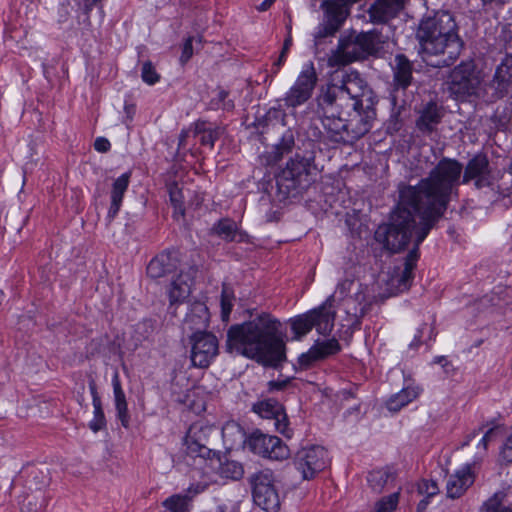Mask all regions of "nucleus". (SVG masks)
<instances>
[{"instance_id": "f257e3e1", "label": "nucleus", "mask_w": 512, "mask_h": 512, "mask_svg": "<svg viewBox=\"0 0 512 512\" xmlns=\"http://www.w3.org/2000/svg\"><path fill=\"white\" fill-rule=\"evenodd\" d=\"M463 166L454 159L443 158L416 186L399 188V201L388 224L375 232L377 241L391 252L404 249L410 242L415 248L408 254L399 279V288L407 289L418 259V246L434 223L443 215L460 184Z\"/></svg>"}, {"instance_id": "f03ea898", "label": "nucleus", "mask_w": 512, "mask_h": 512, "mask_svg": "<svg viewBox=\"0 0 512 512\" xmlns=\"http://www.w3.org/2000/svg\"><path fill=\"white\" fill-rule=\"evenodd\" d=\"M370 100L371 90L357 71H342L332 76L319 99L322 124L336 142H353L371 128L372 109L363 110V99Z\"/></svg>"}, {"instance_id": "7ed1b4c3", "label": "nucleus", "mask_w": 512, "mask_h": 512, "mask_svg": "<svg viewBox=\"0 0 512 512\" xmlns=\"http://www.w3.org/2000/svg\"><path fill=\"white\" fill-rule=\"evenodd\" d=\"M280 326L273 315L261 312L251 320L228 329L226 348L265 366H276L285 359Z\"/></svg>"}, {"instance_id": "20e7f679", "label": "nucleus", "mask_w": 512, "mask_h": 512, "mask_svg": "<svg viewBox=\"0 0 512 512\" xmlns=\"http://www.w3.org/2000/svg\"><path fill=\"white\" fill-rule=\"evenodd\" d=\"M371 302L372 296L367 285L352 278H345L337 283L332 295L318 307L309 310V313L316 331L321 335H328L334 328L335 303L345 313L343 325L354 327L360 324Z\"/></svg>"}, {"instance_id": "39448f33", "label": "nucleus", "mask_w": 512, "mask_h": 512, "mask_svg": "<svg viewBox=\"0 0 512 512\" xmlns=\"http://www.w3.org/2000/svg\"><path fill=\"white\" fill-rule=\"evenodd\" d=\"M417 38L424 60L435 67L449 66L459 56L462 43L452 15L442 11L423 20Z\"/></svg>"}, {"instance_id": "423d86ee", "label": "nucleus", "mask_w": 512, "mask_h": 512, "mask_svg": "<svg viewBox=\"0 0 512 512\" xmlns=\"http://www.w3.org/2000/svg\"><path fill=\"white\" fill-rule=\"evenodd\" d=\"M482 79L480 72L475 69L472 62L461 63L456 66L447 82L448 90L456 99H464L476 95L480 89Z\"/></svg>"}, {"instance_id": "0eeeda50", "label": "nucleus", "mask_w": 512, "mask_h": 512, "mask_svg": "<svg viewBox=\"0 0 512 512\" xmlns=\"http://www.w3.org/2000/svg\"><path fill=\"white\" fill-rule=\"evenodd\" d=\"M254 503L266 512H278L280 497L274 486V478L269 470L256 473L252 479Z\"/></svg>"}, {"instance_id": "6e6552de", "label": "nucleus", "mask_w": 512, "mask_h": 512, "mask_svg": "<svg viewBox=\"0 0 512 512\" xmlns=\"http://www.w3.org/2000/svg\"><path fill=\"white\" fill-rule=\"evenodd\" d=\"M316 82L317 75L313 63H305L294 84L285 94V105L296 108L306 103L313 94Z\"/></svg>"}, {"instance_id": "1a4fd4ad", "label": "nucleus", "mask_w": 512, "mask_h": 512, "mask_svg": "<svg viewBox=\"0 0 512 512\" xmlns=\"http://www.w3.org/2000/svg\"><path fill=\"white\" fill-rule=\"evenodd\" d=\"M328 463V452L320 445L303 447L295 456V467L305 480L314 478L327 467Z\"/></svg>"}, {"instance_id": "9d476101", "label": "nucleus", "mask_w": 512, "mask_h": 512, "mask_svg": "<svg viewBox=\"0 0 512 512\" xmlns=\"http://www.w3.org/2000/svg\"><path fill=\"white\" fill-rule=\"evenodd\" d=\"M247 447L255 454L271 460H284L290 455V450L276 436L253 432L246 440Z\"/></svg>"}, {"instance_id": "9b49d317", "label": "nucleus", "mask_w": 512, "mask_h": 512, "mask_svg": "<svg viewBox=\"0 0 512 512\" xmlns=\"http://www.w3.org/2000/svg\"><path fill=\"white\" fill-rule=\"evenodd\" d=\"M190 343V358L195 367H208L218 354V340L212 333L196 331L191 335Z\"/></svg>"}, {"instance_id": "f8f14e48", "label": "nucleus", "mask_w": 512, "mask_h": 512, "mask_svg": "<svg viewBox=\"0 0 512 512\" xmlns=\"http://www.w3.org/2000/svg\"><path fill=\"white\" fill-rule=\"evenodd\" d=\"M253 411L262 418L273 419L275 429L279 433L290 437L287 417L283 411L282 405L277 400H260L253 405Z\"/></svg>"}, {"instance_id": "ddd939ff", "label": "nucleus", "mask_w": 512, "mask_h": 512, "mask_svg": "<svg viewBox=\"0 0 512 512\" xmlns=\"http://www.w3.org/2000/svg\"><path fill=\"white\" fill-rule=\"evenodd\" d=\"M475 475L470 464H465L452 473L446 483V493L449 498L455 499L462 496L474 483Z\"/></svg>"}, {"instance_id": "4468645a", "label": "nucleus", "mask_w": 512, "mask_h": 512, "mask_svg": "<svg viewBox=\"0 0 512 512\" xmlns=\"http://www.w3.org/2000/svg\"><path fill=\"white\" fill-rule=\"evenodd\" d=\"M207 441V428L198 424L191 425L184 438L187 454L192 457H207L210 453V449L207 447Z\"/></svg>"}, {"instance_id": "2eb2a0df", "label": "nucleus", "mask_w": 512, "mask_h": 512, "mask_svg": "<svg viewBox=\"0 0 512 512\" xmlns=\"http://www.w3.org/2000/svg\"><path fill=\"white\" fill-rule=\"evenodd\" d=\"M406 0H376L368 13L373 23H385L397 16Z\"/></svg>"}, {"instance_id": "dca6fc26", "label": "nucleus", "mask_w": 512, "mask_h": 512, "mask_svg": "<svg viewBox=\"0 0 512 512\" xmlns=\"http://www.w3.org/2000/svg\"><path fill=\"white\" fill-rule=\"evenodd\" d=\"M364 57L357 41H340L338 48L328 59L329 66H342Z\"/></svg>"}, {"instance_id": "f3484780", "label": "nucleus", "mask_w": 512, "mask_h": 512, "mask_svg": "<svg viewBox=\"0 0 512 512\" xmlns=\"http://www.w3.org/2000/svg\"><path fill=\"white\" fill-rule=\"evenodd\" d=\"M340 350V345L335 338L316 342L306 353L299 357V364L303 367L310 366L313 362L333 355Z\"/></svg>"}, {"instance_id": "a211bd4d", "label": "nucleus", "mask_w": 512, "mask_h": 512, "mask_svg": "<svg viewBox=\"0 0 512 512\" xmlns=\"http://www.w3.org/2000/svg\"><path fill=\"white\" fill-rule=\"evenodd\" d=\"M195 271L190 269L187 272L182 271L171 283L168 290V296L171 304L181 303L188 298L193 284V275Z\"/></svg>"}, {"instance_id": "6ab92c4d", "label": "nucleus", "mask_w": 512, "mask_h": 512, "mask_svg": "<svg viewBox=\"0 0 512 512\" xmlns=\"http://www.w3.org/2000/svg\"><path fill=\"white\" fill-rule=\"evenodd\" d=\"M177 258L171 252H162L155 256L147 266V275L152 279L165 277L177 267Z\"/></svg>"}, {"instance_id": "aec40b11", "label": "nucleus", "mask_w": 512, "mask_h": 512, "mask_svg": "<svg viewBox=\"0 0 512 512\" xmlns=\"http://www.w3.org/2000/svg\"><path fill=\"white\" fill-rule=\"evenodd\" d=\"M209 311L204 302L195 301L190 304L184 319V326L189 330L202 331L208 327Z\"/></svg>"}, {"instance_id": "412c9836", "label": "nucleus", "mask_w": 512, "mask_h": 512, "mask_svg": "<svg viewBox=\"0 0 512 512\" xmlns=\"http://www.w3.org/2000/svg\"><path fill=\"white\" fill-rule=\"evenodd\" d=\"M131 178V172H125L117 177L113 183L110 192L111 203L108 209V217L113 219L118 214L125 192L128 189Z\"/></svg>"}, {"instance_id": "4be33fe9", "label": "nucleus", "mask_w": 512, "mask_h": 512, "mask_svg": "<svg viewBox=\"0 0 512 512\" xmlns=\"http://www.w3.org/2000/svg\"><path fill=\"white\" fill-rule=\"evenodd\" d=\"M488 159L482 154L474 156L467 164L464 175L463 183H467L470 180H475L477 187H481L484 184L489 171H488Z\"/></svg>"}, {"instance_id": "5701e85b", "label": "nucleus", "mask_w": 512, "mask_h": 512, "mask_svg": "<svg viewBox=\"0 0 512 512\" xmlns=\"http://www.w3.org/2000/svg\"><path fill=\"white\" fill-rule=\"evenodd\" d=\"M321 8L324 10V19L338 29L349 14V7L345 0H325Z\"/></svg>"}, {"instance_id": "b1692460", "label": "nucleus", "mask_w": 512, "mask_h": 512, "mask_svg": "<svg viewBox=\"0 0 512 512\" xmlns=\"http://www.w3.org/2000/svg\"><path fill=\"white\" fill-rule=\"evenodd\" d=\"M114 404L117 412V417L120 420L123 427L128 428L130 416L128 413V405L126 401L125 393L122 389L119 375L117 372L112 377Z\"/></svg>"}, {"instance_id": "393cba45", "label": "nucleus", "mask_w": 512, "mask_h": 512, "mask_svg": "<svg viewBox=\"0 0 512 512\" xmlns=\"http://www.w3.org/2000/svg\"><path fill=\"white\" fill-rule=\"evenodd\" d=\"M421 390L418 386L408 385L398 393L392 395L386 402L388 410L397 412L403 407L414 401L420 394Z\"/></svg>"}, {"instance_id": "a878e982", "label": "nucleus", "mask_w": 512, "mask_h": 512, "mask_svg": "<svg viewBox=\"0 0 512 512\" xmlns=\"http://www.w3.org/2000/svg\"><path fill=\"white\" fill-rule=\"evenodd\" d=\"M89 389L92 396V404H93V418L89 422V427L93 432H98L106 426V419L104 415V411L102 409L101 399L98 395L96 385L92 381L89 384Z\"/></svg>"}, {"instance_id": "bb28decb", "label": "nucleus", "mask_w": 512, "mask_h": 512, "mask_svg": "<svg viewBox=\"0 0 512 512\" xmlns=\"http://www.w3.org/2000/svg\"><path fill=\"white\" fill-rule=\"evenodd\" d=\"M222 438L228 449H234L242 443L246 444L247 440L242 427L234 421H229L222 427Z\"/></svg>"}, {"instance_id": "cd10ccee", "label": "nucleus", "mask_w": 512, "mask_h": 512, "mask_svg": "<svg viewBox=\"0 0 512 512\" xmlns=\"http://www.w3.org/2000/svg\"><path fill=\"white\" fill-rule=\"evenodd\" d=\"M503 502H512V485L494 493L483 503L480 512H504L507 506H502Z\"/></svg>"}, {"instance_id": "c85d7f7f", "label": "nucleus", "mask_w": 512, "mask_h": 512, "mask_svg": "<svg viewBox=\"0 0 512 512\" xmlns=\"http://www.w3.org/2000/svg\"><path fill=\"white\" fill-rule=\"evenodd\" d=\"M394 81L402 88H406L412 78V68L409 60L403 55H397L394 59Z\"/></svg>"}, {"instance_id": "c756f323", "label": "nucleus", "mask_w": 512, "mask_h": 512, "mask_svg": "<svg viewBox=\"0 0 512 512\" xmlns=\"http://www.w3.org/2000/svg\"><path fill=\"white\" fill-rule=\"evenodd\" d=\"M442 113L438 106L430 102L423 109L418 121L417 126L422 131H432L434 127L440 122Z\"/></svg>"}, {"instance_id": "7c9ffc66", "label": "nucleus", "mask_w": 512, "mask_h": 512, "mask_svg": "<svg viewBox=\"0 0 512 512\" xmlns=\"http://www.w3.org/2000/svg\"><path fill=\"white\" fill-rule=\"evenodd\" d=\"M494 80L497 83L496 88L501 92L512 84V55H506L502 60L496 69Z\"/></svg>"}, {"instance_id": "2f4dec72", "label": "nucleus", "mask_w": 512, "mask_h": 512, "mask_svg": "<svg viewBox=\"0 0 512 512\" xmlns=\"http://www.w3.org/2000/svg\"><path fill=\"white\" fill-rule=\"evenodd\" d=\"M501 435H502V429L500 426H497V425H494V426L488 428L484 432L482 438L479 440V442L477 444V452L474 456L473 464H477L482 461V459L486 455V450H487L488 444L491 441L496 440V438H498Z\"/></svg>"}, {"instance_id": "473e14b6", "label": "nucleus", "mask_w": 512, "mask_h": 512, "mask_svg": "<svg viewBox=\"0 0 512 512\" xmlns=\"http://www.w3.org/2000/svg\"><path fill=\"white\" fill-rule=\"evenodd\" d=\"M290 326L295 339H300L308 334L314 328L309 311L291 318Z\"/></svg>"}, {"instance_id": "72a5a7b5", "label": "nucleus", "mask_w": 512, "mask_h": 512, "mask_svg": "<svg viewBox=\"0 0 512 512\" xmlns=\"http://www.w3.org/2000/svg\"><path fill=\"white\" fill-rule=\"evenodd\" d=\"M162 505L169 512H190V495H185L183 492L174 494L165 499Z\"/></svg>"}, {"instance_id": "f704fd0d", "label": "nucleus", "mask_w": 512, "mask_h": 512, "mask_svg": "<svg viewBox=\"0 0 512 512\" xmlns=\"http://www.w3.org/2000/svg\"><path fill=\"white\" fill-rule=\"evenodd\" d=\"M235 295L233 290L227 286L223 285L221 298H220V306H221V318L224 322H228L230 319V314L234 307Z\"/></svg>"}, {"instance_id": "c9c22d12", "label": "nucleus", "mask_w": 512, "mask_h": 512, "mask_svg": "<svg viewBox=\"0 0 512 512\" xmlns=\"http://www.w3.org/2000/svg\"><path fill=\"white\" fill-rule=\"evenodd\" d=\"M400 497V490L380 498L375 502L371 512H393L396 510Z\"/></svg>"}, {"instance_id": "e433bc0d", "label": "nucleus", "mask_w": 512, "mask_h": 512, "mask_svg": "<svg viewBox=\"0 0 512 512\" xmlns=\"http://www.w3.org/2000/svg\"><path fill=\"white\" fill-rule=\"evenodd\" d=\"M363 55L372 54L377 50V36L373 32L361 33L355 37Z\"/></svg>"}, {"instance_id": "4c0bfd02", "label": "nucleus", "mask_w": 512, "mask_h": 512, "mask_svg": "<svg viewBox=\"0 0 512 512\" xmlns=\"http://www.w3.org/2000/svg\"><path fill=\"white\" fill-rule=\"evenodd\" d=\"M169 191V197L171 204L174 207V214L177 216H183L184 215V205H183V193L181 188L178 184L174 183L171 184L168 188Z\"/></svg>"}, {"instance_id": "58836bf2", "label": "nucleus", "mask_w": 512, "mask_h": 512, "mask_svg": "<svg viewBox=\"0 0 512 512\" xmlns=\"http://www.w3.org/2000/svg\"><path fill=\"white\" fill-rule=\"evenodd\" d=\"M220 473L223 477L238 480L243 476V467L235 461H226L220 466Z\"/></svg>"}, {"instance_id": "ea45409f", "label": "nucleus", "mask_w": 512, "mask_h": 512, "mask_svg": "<svg viewBox=\"0 0 512 512\" xmlns=\"http://www.w3.org/2000/svg\"><path fill=\"white\" fill-rule=\"evenodd\" d=\"M195 134H201L200 142L204 146L212 148L217 138V132L213 129L204 128L203 124H196Z\"/></svg>"}, {"instance_id": "a19ab883", "label": "nucleus", "mask_w": 512, "mask_h": 512, "mask_svg": "<svg viewBox=\"0 0 512 512\" xmlns=\"http://www.w3.org/2000/svg\"><path fill=\"white\" fill-rule=\"evenodd\" d=\"M141 78L148 85H154L160 80V75L150 61H146L142 65Z\"/></svg>"}, {"instance_id": "79ce46f5", "label": "nucleus", "mask_w": 512, "mask_h": 512, "mask_svg": "<svg viewBox=\"0 0 512 512\" xmlns=\"http://www.w3.org/2000/svg\"><path fill=\"white\" fill-rule=\"evenodd\" d=\"M216 232L218 235L225 239H233L236 232V224L229 220H222L216 226Z\"/></svg>"}, {"instance_id": "37998d69", "label": "nucleus", "mask_w": 512, "mask_h": 512, "mask_svg": "<svg viewBox=\"0 0 512 512\" xmlns=\"http://www.w3.org/2000/svg\"><path fill=\"white\" fill-rule=\"evenodd\" d=\"M418 491L429 498L436 495L439 488L434 480H422L418 485Z\"/></svg>"}, {"instance_id": "c03bdc74", "label": "nucleus", "mask_w": 512, "mask_h": 512, "mask_svg": "<svg viewBox=\"0 0 512 512\" xmlns=\"http://www.w3.org/2000/svg\"><path fill=\"white\" fill-rule=\"evenodd\" d=\"M339 29L333 25H331L328 21L324 19L323 23L319 24L314 34L316 39H322L328 36L334 35Z\"/></svg>"}, {"instance_id": "a18cd8bd", "label": "nucleus", "mask_w": 512, "mask_h": 512, "mask_svg": "<svg viewBox=\"0 0 512 512\" xmlns=\"http://www.w3.org/2000/svg\"><path fill=\"white\" fill-rule=\"evenodd\" d=\"M208 488V483L206 482H197L192 483L183 493L185 495H190V502L192 503L193 499L203 493Z\"/></svg>"}, {"instance_id": "49530a36", "label": "nucleus", "mask_w": 512, "mask_h": 512, "mask_svg": "<svg viewBox=\"0 0 512 512\" xmlns=\"http://www.w3.org/2000/svg\"><path fill=\"white\" fill-rule=\"evenodd\" d=\"M304 169H305V166H304L302 160L292 159L287 163V166H286V172H288L292 178L300 176L302 173V170H304Z\"/></svg>"}, {"instance_id": "de8ad7c7", "label": "nucleus", "mask_w": 512, "mask_h": 512, "mask_svg": "<svg viewBox=\"0 0 512 512\" xmlns=\"http://www.w3.org/2000/svg\"><path fill=\"white\" fill-rule=\"evenodd\" d=\"M291 44H292L291 38H287L284 41L283 50H282L278 60L273 64V67H272V71H273L274 74L278 73V71L280 70V67L285 62V60H286V53H287L288 49L290 48Z\"/></svg>"}, {"instance_id": "09e8293b", "label": "nucleus", "mask_w": 512, "mask_h": 512, "mask_svg": "<svg viewBox=\"0 0 512 512\" xmlns=\"http://www.w3.org/2000/svg\"><path fill=\"white\" fill-rule=\"evenodd\" d=\"M386 475L381 472L371 473L369 476V482L373 490L380 492L382 490V482L386 481Z\"/></svg>"}, {"instance_id": "8fccbe9b", "label": "nucleus", "mask_w": 512, "mask_h": 512, "mask_svg": "<svg viewBox=\"0 0 512 512\" xmlns=\"http://www.w3.org/2000/svg\"><path fill=\"white\" fill-rule=\"evenodd\" d=\"M500 457L502 461L506 463H512V433L504 443L500 452Z\"/></svg>"}, {"instance_id": "3c124183", "label": "nucleus", "mask_w": 512, "mask_h": 512, "mask_svg": "<svg viewBox=\"0 0 512 512\" xmlns=\"http://www.w3.org/2000/svg\"><path fill=\"white\" fill-rule=\"evenodd\" d=\"M193 55V38L189 37L183 44L182 54L180 56V61L182 64L189 61V59Z\"/></svg>"}, {"instance_id": "603ef678", "label": "nucleus", "mask_w": 512, "mask_h": 512, "mask_svg": "<svg viewBox=\"0 0 512 512\" xmlns=\"http://www.w3.org/2000/svg\"><path fill=\"white\" fill-rule=\"evenodd\" d=\"M111 144L108 139L104 137H98L94 141V149L98 152L104 153L109 151Z\"/></svg>"}, {"instance_id": "864d4df0", "label": "nucleus", "mask_w": 512, "mask_h": 512, "mask_svg": "<svg viewBox=\"0 0 512 512\" xmlns=\"http://www.w3.org/2000/svg\"><path fill=\"white\" fill-rule=\"evenodd\" d=\"M188 137V131L183 130L179 135V148H184L186 146V139Z\"/></svg>"}, {"instance_id": "5fc2aeb1", "label": "nucleus", "mask_w": 512, "mask_h": 512, "mask_svg": "<svg viewBox=\"0 0 512 512\" xmlns=\"http://www.w3.org/2000/svg\"><path fill=\"white\" fill-rule=\"evenodd\" d=\"M275 0H264L258 7V11H266L268 10L271 5L274 3Z\"/></svg>"}, {"instance_id": "6e6d98bb", "label": "nucleus", "mask_w": 512, "mask_h": 512, "mask_svg": "<svg viewBox=\"0 0 512 512\" xmlns=\"http://www.w3.org/2000/svg\"><path fill=\"white\" fill-rule=\"evenodd\" d=\"M483 428H479L478 430H473L466 436V441L463 443V446L468 445L479 433L480 430Z\"/></svg>"}, {"instance_id": "4d7b16f0", "label": "nucleus", "mask_w": 512, "mask_h": 512, "mask_svg": "<svg viewBox=\"0 0 512 512\" xmlns=\"http://www.w3.org/2000/svg\"><path fill=\"white\" fill-rule=\"evenodd\" d=\"M41 508H42V505H40V506L35 505L34 507L27 508V510H28V512H39L41 510Z\"/></svg>"}, {"instance_id": "13d9d810", "label": "nucleus", "mask_w": 512, "mask_h": 512, "mask_svg": "<svg viewBox=\"0 0 512 512\" xmlns=\"http://www.w3.org/2000/svg\"><path fill=\"white\" fill-rule=\"evenodd\" d=\"M427 505H428V501L422 500V501H420V503L418 505V509H425Z\"/></svg>"}, {"instance_id": "bf43d9fd", "label": "nucleus", "mask_w": 512, "mask_h": 512, "mask_svg": "<svg viewBox=\"0 0 512 512\" xmlns=\"http://www.w3.org/2000/svg\"><path fill=\"white\" fill-rule=\"evenodd\" d=\"M226 97H227V92H226V91H224V90H221V91L219 92V98H220V100H224Z\"/></svg>"}, {"instance_id": "052dcab7", "label": "nucleus", "mask_w": 512, "mask_h": 512, "mask_svg": "<svg viewBox=\"0 0 512 512\" xmlns=\"http://www.w3.org/2000/svg\"><path fill=\"white\" fill-rule=\"evenodd\" d=\"M215 512H225L224 506L223 505L217 506Z\"/></svg>"}, {"instance_id": "680f3d73", "label": "nucleus", "mask_w": 512, "mask_h": 512, "mask_svg": "<svg viewBox=\"0 0 512 512\" xmlns=\"http://www.w3.org/2000/svg\"><path fill=\"white\" fill-rule=\"evenodd\" d=\"M504 512H512V502L508 503V506L506 507V510Z\"/></svg>"}, {"instance_id": "e2e57ef3", "label": "nucleus", "mask_w": 512, "mask_h": 512, "mask_svg": "<svg viewBox=\"0 0 512 512\" xmlns=\"http://www.w3.org/2000/svg\"><path fill=\"white\" fill-rule=\"evenodd\" d=\"M442 360H444V358H437L436 362L440 363Z\"/></svg>"}]
</instances>
